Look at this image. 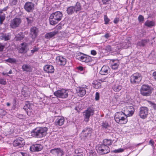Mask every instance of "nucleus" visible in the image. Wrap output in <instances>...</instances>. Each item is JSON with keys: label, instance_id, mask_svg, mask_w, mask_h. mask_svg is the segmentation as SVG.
I'll list each match as a JSON object with an SVG mask.
<instances>
[{"label": "nucleus", "instance_id": "obj_1", "mask_svg": "<svg viewBox=\"0 0 156 156\" xmlns=\"http://www.w3.org/2000/svg\"><path fill=\"white\" fill-rule=\"evenodd\" d=\"M48 128L46 127H38L31 132V136L37 138H41L47 133Z\"/></svg>", "mask_w": 156, "mask_h": 156}, {"label": "nucleus", "instance_id": "obj_2", "mask_svg": "<svg viewBox=\"0 0 156 156\" xmlns=\"http://www.w3.org/2000/svg\"><path fill=\"white\" fill-rule=\"evenodd\" d=\"M62 14L59 11H57L52 13L49 18L50 24L54 25L57 23L58 21L61 20Z\"/></svg>", "mask_w": 156, "mask_h": 156}, {"label": "nucleus", "instance_id": "obj_3", "mask_svg": "<svg viewBox=\"0 0 156 156\" xmlns=\"http://www.w3.org/2000/svg\"><path fill=\"white\" fill-rule=\"evenodd\" d=\"M114 119L116 122L120 124H125L128 121L127 116L122 112H119L115 113Z\"/></svg>", "mask_w": 156, "mask_h": 156}, {"label": "nucleus", "instance_id": "obj_4", "mask_svg": "<svg viewBox=\"0 0 156 156\" xmlns=\"http://www.w3.org/2000/svg\"><path fill=\"white\" fill-rule=\"evenodd\" d=\"M94 111V108L92 106H90L83 112L84 121L86 122L89 121L90 117L93 115Z\"/></svg>", "mask_w": 156, "mask_h": 156}, {"label": "nucleus", "instance_id": "obj_5", "mask_svg": "<svg viewBox=\"0 0 156 156\" xmlns=\"http://www.w3.org/2000/svg\"><path fill=\"white\" fill-rule=\"evenodd\" d=\"M81 5L79 2H77L74 6H71L68 7L67 9V12L69 14H72L75 12L77 13L78 12L81 10Z\"/></svg>", "mask_w": 156, "mask_h": 156}, {"label": "nucleus", "instance_id": "obj_6", "mask_svg": "<svg viewBox=\"0 0 156 156\" xmlns=\"http://www.w3.org/2000/svg\"><path fill=\"white\" fill-rule=\"evenodd\" d=\"M151 87L147 85H143L140 90V93L144 96H149L152 93Z\"/></svg>", "mask_w": 156, "mask_h": 156}, {"label": "nucleus", "instance_id": "obj_7", "mask_svg": "<svg viewBox=\"0 0 156 156\" xmlns=\"http://www.w3.org/2000/svg\"><path fill=\"white\" fill-rule=\"evenodd\" d=\"M97 151L100 154H107L110 151V149L108 146L103 144H99L97 147Z\"/></svg>", "mask_w": 156, "mask_h": 156}, {"label": "nucleus", "instance_id": "obj_8", "mask_svg": "<svg viewBox=\"0 0 156 156\" xmlns=\"http://www.w3.org/2000/svg\"><path fill=\"white\" fill-rule=\"evenodd\" d=\"M68 90L63 89L56 91L54 95L58 98H65L68 97Z\"/></svg>", "mask_w": 156, "mask_h": 156}, {"label": "nucleus", "instance_id": "obj_9", "mask_svg": "<svg viewBox=\"0 0 156 156\" xmlns=\"http://www.w3.org/2000/svg\"><path fill=\"white\" fill-rule=\"evenodd\" d=\"M138 115L140 118L143 119H146L148 116V108L145 106L141 107L139 109Z\"/></svg>", "mask_w": 156, "mask_h": 156}, {"label": "nucleus", "instance_id": "obj_10", "mask_svg": "<svg viewBox=\"0 0 156 156\" xmlns=\"http://www.w3.org/2000/svg\"><path fill=\"white\" fill-rule=\"evenodd\" d=\"M141 80L142 77L141 74L137 73L132 75L130 78V82L133 84H138L140 82Z\"/></svg>", "mask_w": 156, "mask_h": 156}, {"label": "nucleus", "instance_id": "obj_11", "mask_svg": "<svg viewBox=\"0 0 156 156\" xmlns=\"http://www.w3.org/2000/svg\"><path fill=\"white\" fill-rule=\"evenodd\" d=\"M88 88V87L86 85H83L81 87L76 88V90L79 96L80 97L84 96L86 93V90Z\"/></svg>", "mask_w": 156, "mask_h": 156}, {"label": "nucleus", "instance_id": "obj_12", "mask_svg": "<svg viewBox=\"0 0 156 156\" xmlns=\"http://www.w3.org/2000/svg\"><path fill=\"white\" fill-rule=\"evenodd\" d=\"M92 132V129L90 128H86L83 129L81 133L80 136L81 138H89Z\"/></svg>", "mask_w": 156, "mask_h": 156}, {"label": "nucleus", "instance_id": "obj_13", "mask_svg": "<svg viewBox=\"0 0 156 156\" xmlns=\"http://www.w3.org/2000/svg\"><path fill=\"white\" fill-rule=\"evenodd\" d=\"M24 139L21 137H18L14 140L13 144L14 147H23L25 144Z\"/></svg>", "mask_w": 156, "mask_h": 156}, {"label": "nucleus", "instance_id": "obj_14", "mask_svg": "<svg viewBox=\"0 0 156 156\" xmlns=\"http://www.w3.org/2000/svg\"><path fill=\"white\" fill-rule=\"evenodd\" d=\"M125 114L127 116H132L134 113L135 109L132 106H128L124 108Z\"/></svg>", "mask_w": 156, "mask_h": 156}, {"label": "nucleus", "instance_id": "obj_15", "mask_svg": "<svg viewBox=\"0 0 156 156\" xmlns=\"http://www.w3.org/2000/svg\"><path fill=\"white\" fill-rule=\"evenodd\" d=\"M56 63L59 65L65 66L67 62L66 59L62 56H58L56 58Z\"/></svg>", "mask_w": 156, "mask_h": 156}, {"label": "nucleus", "instance_id": "obj_16", "mask_svg": "<svg viewBox=\"0 0 156 156\" xmlns=\"http://www.w3.org/2000/svg\"><path fill=\"white\" fill-rule=\"evenodd\" d=\"M50 153L55 156H62L64 154L63 151L60 148H55L50 151Z\"/></svg>", "mask_w": 156, "mask_h": 156}, {"label": "nucleus", "instance_id": "obj_17", "mask_svg": "<svg viewBox=\"0 0 156 156\" xmlns=\"http://www.w3.org/2000/svg\"><path fill=\"white\" fill-rule=\"evenodd\" d=\"M85 56H83L80 59V61L85 62H90V65H93L95 64L94 61L92 59V58H92L91 57L87 55H85Z\"/></svg>", "mask_w": 156, "mask_h": 156}, {"label": "nucleus", "instance_id": "obj_18", "mask_svg": "<svg viewBox=\"0 0 156 156\" xmlns=\"http://www.w3.org/2000/svg\"><path fill=\"white\" fill-rule=\"evenodd\" d=\"M34 5L31 2H27L25 4L24 8L27 12H32L34 9Z\"/></svg>", "mask_w": 156, "mask_h": 156}, {"label": "nucleus", "instance_id": "obj_19", "mask_svg": "<svg viewBox=\"0 0 156 156\" xmlns=\"http://www.w3.org/2000/svg\"><path fill=\"white\" fill-rule=\"evenodd\" d=\"M32 105L29 102L26 103L23 107V109L26 111L28 116H30L31 115V112H32Z\"/></svg>", "mask_w": 156, "mask_h": 156}, {"label": "nucleus", "instance_id": "obj_20", "mask_svg": "<svg viewBox=\"0 0 156 156\" xmlns=\"http://www.w3.org/2000/svg\"><path fill=\"white\" fill-rule=\"evenodd\" d=\"M42 145L40 144H34L30 147V150L31 151H40L42 148Z\"/></svg>", "mask_w": 156, "mask_h": 156}, {"label": "nucleus", "instance_id": "obj_21", "mask_svg": "<svg viewBox=\"0 0 156 156\" xmlns=\"http://www.w3.org/2000/svg\"><path fill=\"white\" fill-rule=\"evenodd\" d=\"M21 22V20L20 18H15L12 21L10 24V26L15 28L19 26Z\"/></svg>", "mask_w": 156, "mask_h": 156}, {"label": "nucleus", "instance_id": "obj_22", "mask_svg": "<svg viewBox=\"0 0 156 156\" xmlns=\"http://www.w3.org/2000/svg\"><path fill=\"white\" fill-rule=\"evenodd\" d=\"M38 32V29L36 27H34L30 29V34L33 39H34L36 37Z\"/></svg>", "mask_w": 156, "mask_h": 156}, {"label": "nucleus", "instance_id": "obj_23", "mask_svg": "<svg viewBox=\"0 0 156 156\" xmlns=\"http://www.w3.org/2000/svg\"><path fill=\"white\" fill-rule=\"evenodd\" d=\"M58 33V31L57 30L47 33L45 35V38L48 39H50L51 38L54 37Z\"/></svg>", "mask_w": 156, "mask_h": 156}, {"label": "nucleus", "instance_id": "obj_24", "mask_svg": "<svg viewBox=\"0 0 156 156\" xmlns=\"http://www.w3.org/2000/svg\"><path fill=\"white\" fill-rule=\"evenodd\" d=\"M44 69L45 71L47 73H53L54 71V67L50 65H47L44 67Z\"/></svg>", "mask_w": 156, "mask_h": 156}, {"label": "nucleus", "instance_id": "obj_25", "mask_svg": "<svg viewBox=\"0 0 156 156\" xmlns=\"http://www.w3.org/2000/svg\"><path fill=\"white\" fill-rule=\"evenodd\" d=\"M64 118L62 116H59L56 119L55 123L56 125L61 126L64 124Z\"/></svg>", "mask_w": 156, "mask_h": 156}, {"label": "nucleus", "instance_id": "obj_26", "mask_svg": "<svg viewBox=\"0 0 156 156\" xmlns=\"http://www.w3.org/2000/svg\"><path fill=\"white\" fill-rule=\"evenodd\" d=\"M109 69V68L108 66L104 65L102 67L100 72V74L102 75H106Z\"/></svg>", "mask_w": 156, "mask_h": 156}, {"label": "nucleus", "instance_id": "obj_27", "mask_svg": "<svg viewBox=\"0 0 156 156\" xmlns=\"http://www.w3.org/2000/svg\"><path fill=\"white\" fill-rule=\"evenodd\" d=\"M23 71L27 72H31L33 70V67L29 64H24L22 66Z\"/></svg>", "mask_w": 156, "mask_h": 156}, {"label": "nucleus", "instance_id": "obj_28", "mask_svg": "<svg viewBox=\"0 0 156 156\" xmlns=\"http://www.w3.org/2000/svg\"><path fill=\"white\" fill-rule=\"evenodd\" d=\"M111 62V67L113 69H116L119 65V62L118 60H112Z\"/></svg>", "mask_w": 156, "mask_h": 156}, {"label": "nucleus", "instance_id": "obj_29", "mask_svg": "<svg viewBox=\"0 0 156 156\" xmlns=\"http://www.w3.org/2000/svg\"><path fill=\"white\" fill-rule=\"evenodd\" d=\"M122 88V85L117 83L114 84L112 87V88L116 92H119L121 89Z\"/></svg>", "mask_w": 156, "mask_h": 156}, {"label": "nucleus", "instance_id": "obj_30", "mask_svg": "<svg viewBox=\"0 0 156 156\" xmlns=\"http://www.w3.org/2000/svg\"><path fill=\"white\" fill-rule=\"evenodd\" d=\"M93 87L96 89H99L101 88V85L100 81L94 80L93 83Z\"/></svg>", "mask_w": 156, "mask_h": 156}, {"label": "nucleus", "instance_id": "obj_31", "mask_svg": "<svg viewBox=\"0 0 156 156\" xmlns=\"http://www.w3.org/2000/svg\"><path fill=\"white\" fill-rule=\"evenodd\" d=\"M144 25L149 28H151L155 25V22L154 21L148 20L145 22Z\"/></svg>", "mask_w": 156, "mask_h": 156}, {"label": "nucleus", "instance_id": "obj_32", "mask_svg": "<svg viewBox=\"0 0 156 156\" xmlns=\"http://www.w3.org/2000/svg\"><path fill=\"white\" fill-rule=\"evenodd\" d=\"M22 47L19 49V52L20 53H25L27 51V47L26 43H23L21 44Z\"/></svg>", "mask_w": 156, "mask_h": 156}, {"label": "nucleus", "instance_id": "obj_33", "mask_svg": "<svg viewBox=\"0 0 156 156\" xmlns=\"http://www.w3.org/2000/svg\"><path fill=\"white\" fill-rule=\"evenodd\" d=\"M149 42V40L147 39L142 40L139 41L137 43L138 45L139 46H144L146 45Z\"/></svg>", "mask_w": 156, "mask_h": 156}, {"label": "nucleus", "instance_id": "obj_34", "mask_svg": "<svg viewBox=\"0 0 156 156\" xmlns=\"http://www.w3.org/2000/svg\"><path fill=\"white\" fill-rule=\"evenodd\" d=\"M88 156H96V152L94 150H89L87 151Z\"/></svg>", "mask_w": 156, "mask_h": 156}, {"label": "nucleus", "instance_id": "obj_35", "mask_svg": "<svg viewBox=\"0 0 156 156\" xmlns=\"http://www.w3.org/2000/svg\"><path fill=\"white\" fill-rule=\"evenodd\" d=\"M112 142V141L111 140L105 139L103 140V144L108 146V145H111Z\"/></svg>", "mask_w": 156, "mask_h": 156}, {"label": "nucleus", "instance_id": "obj_36", "mask_svg": "<svg viewBox=\"0 0 156 156\" xmlns=\"http://www.w3.org/2000/svg\"><path fill=\"white\" fill-rule=\"evenodd\" d=\"M102 126L103 128L109 130V128L110 127L109 125L106 121L103 122L102 124Z\"/></svg>", "mask_w": 156, "mask_h": 156}, {"label": "nucleus", "instance_id": "obj_37", "mask_svg": "<svg viewBox=\"0 0 156 156\" xmlns=\"http://www.w3.org/2000/svg\"><path fill=\"white\" fill-rule=\"evenodd\" d=\"M5 19V14L2 12V11H0V23L1 24H2V22Z\"/></svg>", "mask_w": 156, "mask_h": 156}, {"label": "nucleus", "instance_id": "obj_38", "mask_svg": "<svg viewBox=\"0 0 156 156\" xmlns=\"http://www.w3.org/2000/svg\"><path fill=\"white\" fill-rule=\"evenodd\" d=\"M28 116V115H24L22 114H17L16 115V116L18 118H19L20 119H26L28 118V116Z\"/></svg>", "mask_w": 156, "mask_h": 156}, {"label": "nucleus", "instance_id": "obj_39", "mask_svg": "<svg viewBox=\"0 0 156 156\" xmlns=\"http://www.w3.org/2000/svg\"><path fill=\"white\" fill-rule=\"evenodd\" d=\"M117 47L118 50H119L122 48H126V47L125 46V43H119L117 44Z\"/></svg>", "mask_w": 156, "mask_h": 156}, {"label": "nucleus", "instance_id": "obj_40", "mask_svg": "<svg viewBox=\"0 0 156 156\" xmlns=\"http://www.w3.org/2000/svg\"><path fill=\"white\" fill-rule=\"evenodd\" d=\"M26 19L28 24L31 23L34 20L33 17L31 16L27 17Z\"/></svg>", "mask_w": 156, "mask_h": 156}, {"label": "nucleus", "instance_id": "obj_41", "mask_svg": "<svg viewBox=\"0 0 156 156\" xmlns=\"http://www.w3.org/2000/svg\"><path fill=\"white\" fill-rule=\"evenodd\" d=\"M83 56H85V54L82 53H79L77 54L76 58L77 59L80 60V59H81L82 58Z\"/></svg>", "mask_w": 156, "mask_h": 156}, {"label": "nucleus", "instance_id": "obj_42", "mask_svg": "<svg viewBox=\"0 0 156 156\" xmlns=\"http://www.w3.org/2000/svg\"><path fill=\"white\" fill-rule=\"evenodd\" d=\"M148 102L149 104L152 107L154 110H156V104L150 101H148Z\"/></svg>", "mask_w": 156, "mask_h": 156}, {"label": "nucleus", "instance_id": "obj_43", "mask_svg": "<svg viewBox=\"0 0 156 156\" xmlns=\"http://www.w3.org/2000/svg\"><path fill=\"white\" fill-rule=\"evenodd\" d=\"M151 57H152V59L154 61V60L156 61V55L154 54V51L152 52L149 55V57L150 58Z\"/></svg>", "mask_w": 156, "mask_h": 156}, {"label": "nucleus", "instance_id": "obj_44", "mask_svg": "<svg viewBox=\"0 0 156 156\" xmlns=\"http://www.w3.org/2000/svg\"><path fill=\"white\" fill-rule=\"evenodd\" d=\"M124 151V149H123L120 148L113 150L112 151V152L114 153H119L122 152H123Z\"/></svg>", "mask_w": 156, "mask_h": 156}, {"label": "nucleus", "instance_id": "obj_45", "mask_svg": "<svg viewBox=\"0 0 156 156\" xmlns=\"http://www.w3.org/2000/svg\"><path fill=\"white\" fill-rule=\"evenodd\" d=\"M17 3V0H11L10 1V5L12 6L16 5Z\"/></svg>", "mask_w": 156, "mask_h": 156}, {"label": "nucleus", "instance_id": "obj_46", "mask_svg": "<svg viewBox=\"0 0 156 156\" xmlns=\"http://www.w3.org/2000/svg\"><path fill=\"white\" fill-rule=\"evenodd\" d=\"M76 154H78V155H82V151L80 148L76 149L75 151Z\"/></svg>", "mask_w": 156, "mask_h": 156}, {"label": "nucleus", "instance_id": "obj_47", "mask_svg": "<svg viewBox=\"0 0 156 156\" xmlns=\"http://www.w3.org/2000/svg\"><path fill=\"white\" fill-rule=\"evenodd\" d=\"M138 19L139 22H143L144 21V18L141 15H139Z\"/></svg>", "mask_w": 156, "mask_h": 156}, {"label": "nucleus", "instance_id": "obj_48", "mask_svg": "<svg viewBox=\"0 0 156 156\" xmlns=\"http://www.w3.org/2000/svg\"><path fill=\"white\" fill-rule=\"evenodd\" d=\"M6 114V112L2 109L0 108V117Z\"/></svg>", "mask_w": 156, "mask_h": 156}, {"label": "nucleus", "instance_id": "obj_49", "mask_svg": "<svg viewBox=\"0 0 156 156\" xmlns=\"http://www.w3.org/2000/svg\"><path fill=\"white\" fill-rule=\"evenodd\" d=\"M2 39L5 41L8 40L9 39V36L6 35H4L3 36H2Z\"/></svg>", "mask_w": 156, "mask_h": 156}, {"label": "nucleus", "instance_id": "obj_50", "mask_svg": "<svg viewBox=\"0 0 156 156\" xmlns=\"http://www.w3.org/2000/svg\"><path fill=\"white\" fill-rule=\"evenodd\" d=\"M104 21L105 22V24H107L108 23L110 20L106 16H104Z\"/></svg>", "mask_w": 156, "mask_h": 156}, {"label": "nucleus", "instance_id": "obj_51", "mask_svg": "<svg viewBox=\"0 0 156 156\" xmlns=\"http://www.w3.org/2000/svg\"><path fill=\"white\" fill-rule=\"evenodd\" d=\"M108 81V78L107 77L101 79L99 80V81L101 82H107Z\"/></svg>", "mask_w": 156, "mask_h": 156}, {"label": "nucleus", "instance_id": "obj_52", "mask_svg": "<svg viewBox=\"0 0 156 156\" xmlns=\"http://www.w3.org/2000/svg\"><path fill=\"white\" fill-rule=\"evenodd\" d=\"M99 93L98 92H96L95 94V99L97 101L99 99Z\"/></svg>", "mask_w": 156, "mask_h": 156}, {"label": "nucleus", "instance_id": "obj_53", "mask_svg": "<svg viewBox=\"0 0 156 156\" xmlns=\"http://www.w3.org/2000/svg\"><path fill=\"white\" fill-rule=\"evenodd\" d=\"M105 49L107 52H110L111 51V46L109 45L107 46L105 48Z\"/></svg>", "mask_w": 156, "mask_h": 156}, {"label": "nucleus", "instance_id": "obj_54", "mask_svg": "<svg viewBox=\"0 0 156 156\" xmlns=\"http://www.w3.org/2000/svg\"><path fill=\"white\" fill-rule=\"evenodd\" d=\"M149 144H151L152 146L153 147L154 144V142L152 139H151L149 141Z\"/></svg>", "mask_w": 156, "mask_h": 156}, {"label": "nucleus", "instance_id": "obj_55", "mask_svg": "<svg viewBox=\"0 0 156 156\" xmlns=\"http://www.w3.org/2000/svg\"><path fill=\"white\" fill-rule=\"evenodd\" d=\"M0 83L5 84H6V82L4 79H0Z\"/></svg>", "mask_w": 156, "mask_h": 156}, {"label": "nucleus", "instance_id": "obj_56", "mask_svg": "<svg viewBox=\"0 0 156 156\" xmlns=\"http://www.w3.org/2000/svg\"><path fill=\"white\" fill-rule=\"evenodd\" d=\"M38 50V49L37 48H35L31 50V52L32 53V55H33L34 52L37 51Z\"/></svg>", "mask_w": 156, "mask_h": 156}, {"label": "nucleus", "instance_id": "obj_57", "mask_svg": "<svg viewBox=\"0 0 156 156\" xmlns=\"http://www.w3.org/2000/svg\"><path fill=\"white\" fill-rule=\"evenodd\" d=\"M119 21V19L118 18H116L114 20L113 22L115 24L117 23Z\"/></svg>", "mask_w": 156, "mask_h": 156}, {"label": "nucleus", "instance_id": "obj_58", "mask_svg": "<svg viewBox=\"0 0 156 156\" xmlns=\"http://www.w3.org/2000/svg\"><path fill=\"white\" fill-rule=\"evenodd\" d=\"M4 48V46L0 43V51H2Z\"/></svg>", "mask_w": 156, "mask_h": 156}, {"label": "nucleus", "instance_id": "obj_59", "mask_svg": "<svg viewBox=\"0 0 156 156\" xmlns=\"http://www.w3.org/2000/svg\"><path fill=\"white\" fill-rule=\"evenodd\" d=\"M111 35L109 33H106L104 35L106 39L108 38Z\"/></svg>", "mask_w": 156, "mask_h": 156}, {"label": "nucleus", "instance_id": "obj_60", "mask_svg": "<svg viewBox=\"0 0 156 156\" xmlns=\"http://www.w3.org/2000/svg\"><path fill=\"white\" fill-rule=\"evenodd\" d=\"M97 54L96 51L94 50H92L91 51V54L93 55H95Z\"/></svg>", "mask_w": 156, "mask_h": 156}, {"label": "nucleus", "instance_id": "obj_61", "mask_svg": "<svg viewBox=\"0 0 156 156\" xmlns=\"http://www.w3.org/2000/svg\"><path fill=\"white\" fill-rule=\"evenodd\" d=\"M153 76L156 80V72H154L153 73Z\"/></svg>", "mask_w": 156, "mask_h": 156}, {"label": "nucleus", "instance_id": "obj_62", "mask_svg": "<svg viewBox=\"0 0 156 156\" xmlns=\"http://www.w3.org/2000/svg\"><path fill=\"white\" fill-rule=\"evenodd\" d=\"M16 60L14 58H10V63L12 62H15Z\"/></svg>", "mask_w": 156, "mask_h": 156}, {"label": "nucleus", "instance_id": "obj_63", "mask_svg": "<svg viewBox=\"0 0 156 156\" xmlns=\"http://www.w3.org/2000/svg\"><path fill=\"white\" fill-rule=\"evenodd\" d=\"M78 69L80 70V71H83V67L81 66H80L78 67Z\"/></svg>", "mask_w": 156, "mask_h": 156}, {"label": "nucleus", "instance_id": "obj_64", "mask_svg": "<svg viewBox=\"0 0 156 156\" xmlns=\"http://www.w3.org/2000/svg\"><path fill=\"white\" fill-rule=\"evenodd\" d=\"M20 153L22 155V156H27V154L26 153H24L22 152H20Z\"/></svg>", "mask_w": 156, "mask_h": 156}]
</instances>
